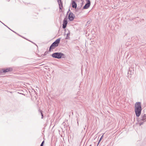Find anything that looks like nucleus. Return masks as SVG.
Returning <instances> with one entry per match:
<instances>
[{
  "instance_id": "obj_1",
  "label": "nucleus",
  "mask_w": 146,
  "mask_h": 146,
  "mask_svg": "<svg viewBox=\"0 0 146 146\" xmlns=\"http://www.w3.org/2000/svg\"><path fill=\"white\" fill-rule=\"evenodd\" d=\"M51 56L53 58L58 59L65 58L64 54L63 53L61 52H56L54 53L51 55Z\"/></svg>"
},
{
  "instance_id": "obj_2",
  "label": "nucleus",
  "mask_w": 146,
  "mask_h": 146,
  "mask_svg": "<svg viewBox=\"0 0 146 146\" xmlns=\"http://www.w3.org/2000/svg\"><path fill=\"white\" fill-rule=\"evenodd\" d=\"M60 40V38H58L51 44L49 47V50L50 51L51 49H54L58 46Z\"/></svg>"
},
{
  "instance_id": "obj_3",
  "label": "nucleus",
  "mask_w": 146,
  "mask_h": 146,
  "mask_svg": "<svg viewBox=\"0 0 146 146\" xmlns=\"http://www.w3.org/2000/svg\"><path fill=\"white\" fill-rule=\"evenodd\" d=\"M138 121L140 125H142L144 122L146 121V114H145L142 115L141 118L139 119Z\"/></svg>"
},
{
  "instance_id": "obj_4",
  "label": "nucleus",
  "mask_w": 146,
  "mask_h": 146,
  "mask_svg": "<svg viewBox=\"0 0 146 146\" xmlns=\"http://www.w3.org/2000/svg\"><path fill=\"white\" fill-rule=\"evenodd\" d=\"M75 17L74 15L72 12H70L68 15V19L70 21H72L74 19Z\"/></svg>"
},
{
  "instance_id": "obj_5",
  "label": "nucleus",
  "mask_w": 146,
  "mask_h": 146,
  "mask_svg": "<svg viewBox=\"0 0 146 146\" xmlns=\"http://www.w3.org/2000/svg\"><path fill=\"white\" fill-rule=\"evenodd\" d=\"M142 109H135V111L136 116L139 117L140 116L141 111Z\"/></svg>"
},
{
  "instance_id": "obj_6",
  "label": "nucleus",
  "mask_w": 146,
  "mask_h": 146,
  "mask_svg": "<svg viewBox=\"0 0 146 146\" xmlns=\"http://www.w3.org/2000/svg\"><path fill=\"white\" fill-rule=\"evenodd\" d=\"M135 109H142L141 103L136 102L135 104Z\"/></svg>"
},
{
  "instance_id": "obj_7",
  "label": "nucleus",
  "mask_w": 146,
  "mask_h": 146,
  "mask_svg": "<svg viewBox=\"0 0 146 146\" xmlns=\"http://www.w3.org/2000/svg\"><path fill=\"white\" fill-rule=\"evenodd\" d=\"M87 2L83 7V9H88L90 5V0H87Z\"/></svg>"
},
{
  "instance_id": "obj_8",
  "label": "nucleus",
  "mask_w": 146,
  "mask_h": 146,
  "mask_svg": "<svg viewBox=\"0 0 146 146\" xmlns=\"http://www.w3.org/2000/svg\"><path fill=\"white\" fill-rule=\"evenodd\" d=\"M68 23L67 22V19L66 18H64L63 21V24H62V28L64 29H65L67 26V25Z\"/></svg>"
},
{
  "instance_id": "obj_9",
  "label": "nucleus",
  "mask_w": 146,
  "mask_h": 146,
  "mask_svg": "<svg viewBox=\"0 0 146 146\" xmlns=\"http://www.w3.org/2000/svg\"><path fill=\"white\" fill-rule=\"evenodd\" d=\"M13 68L11 67H9L4 68L2 70L3 72H11L13 70Z\"/></svg>"
},
{
  "instance_id": "obj_10",
  "label": "nucleus",
  "mask_w": 146,
  "mask_h": 146,
  "mask_svg": "<svg viewBox=\"0 0 146 146\" xmlns=\"http://www.w3.org/2000/svg\"><path fill=\"white\" fill-rule=\"evenodd\" d=\"M134 70L132 68H129V71L128 72V74L132 75L133 74Z\"/></svg>"
},
{
  "instance_id": "obj_11",
  "label": "nucleus",
  "mask_w": 146,
  "mask_h": 146,
  "mask_svg": "<svg viewBox=\"0 0 146 146\" xmlns=\"http://www.w3.org/2000/svg\"><path fill=\"white\" fill-rule=\"evenodd\" d=\"M77 5L75 1H72V7L73 8H76L77 7Z\"/></svg>"
},
{
  "instance_id": "obj_12",
  "label": "nucleus",
  "mask_w": 146,
  "mask_h": 146,
  "mask_svg": "<svg viewBox=\"0 0 146 146\" xmlns=\"http://www.w3.org/2000/svg\"><path fill=\"white\" fill-rule=\"evenodd\" d=\"M58 4L59 5V9H60L62 10V8L61 7H61H62V3L61 1V0H59V1H58Z\"/></svg>"
},
{
  "instance_id": "obj_13",
  "label": "nucleus",
  "mask_w": 146,
  "mask_h": 146,
  "mask_svg": "<svg viewBox=\"0 0 146 146\" xmlns=\"http://www.w3.org/2000/svg\"><path fill=\"white\" fill-rule=\"evenodd\" d=\"M39 111L40 112V113H41V115L42 116L41 119H42L43 118V111H42L40 110V109L39 110Z\"/></svg>"
},
{
  "instance_id": "obj_14",
  "label": "nucleus",
  "mask_w": 146,
  "mask_h": 146,
  "mask_svg": "<svg viewBox=\"0 0 146 146\" xmlns=\"http://www.w3.org/2000/svg\"><path fill=\"white\" fill-rule=\"evenodd\" d=\"M70 35V33H68L67 34L65 38L66 39H68L70 38V37L69 36Z\"/></svg>"
},
{
  "instance_id": "obj_15",
  "label": "nucleus",
  "mask_w": 146,
  "mask_h": 146,
  "mask_svg": "<svg viewBox=\"0 0 146 146\" xmlns=\"http://www.w3.org/2000/svg\"><path fill=\"white\" fill-rule=\"evenodd\" d=\"M33 90L32 92L33 93V94L34 93V94H36V92H35V90H34V89H33Z\"/></svg>"
},
{
  "instance_id": "obj_16",
  "label": "nucleus",
  "mask_w": 146,
  "mask_h": 146,
  "mask_svg": "<svg viewBox=\"0 0 146 146\" xmlns=\"http://www.w3.org/2000/svg\"><path fill=\"white\" fill-rule=\"evenodd\" d=\"M44 141H42L40 145V146H43L44 143Z\"/></svg>"
},
{
  "instance_id": "obj_17",
  "label": "nucleus",
  "mask_w": 146,
  "mask_h": 146,
  "mask_svg": "<svg viewBox=\"0 0 146 146\" xmlns=\"http://www.w3.org/2000/svg\"><path fill=\"white\" fill-rule=\"evenodd\" d=\"M103 136V135H102V136L101 137H100V138L99 140V142H100V141H101V140L102 139V138Z\"/></svg>"
},
{
  "instance_id": "obj_18",
  "label": "nucleus",
  "mask_w": 146,
  "mask_h": 146,
  "mask_svg": "<svg viewBox=\"0 0 146 146\" xmlns=\"http://www.w3.org/2000/svg\"><path fill=\"white\" fill-rule=\"evenodd\" d=\"M47 53H48V52H45V53H44V55H46V54H47Z\"/></svg>"
},
{
  "instance_id": "obj_19",
  "label": "nucleus",
  "mask_w": 146,
  "mask_h": 146,
  "mask_svg": "<svg viewBox=\"0 0 146 146\" xmlns=\"http://www.w3.org/2000/svg\"><path fill=\"white\" fill-rule=\"evenodd\" d=\"M8 28L9 29H10V30H11V31H13V32H14V33H16L15 32V31H13L12 30H11V29H10L9 28V27H8Z\"/></svg>"
},
{
  "instance_id": "obj_20",
  "label": "nucleus",
  "mask_w": 146,
  "mask_h": 146,
  "mask_svg": "<svg viewBox=\"0 0 146 146\" xmlns=\"http://www.w3.org/2000/svg\"><path fill=\"white\" fill-rule=\"evenodd\" d=\"M1 23H2L4 25H5V26L7 27L8 28V27H7L6 25H5L4 23H2V22H1Z\"/></svg>"
},
{
  "instance_id": "obj_21",
  "label": "nucleus",
  "mask_w": 146,
  "mask_h": 146,
  "mask_svg": "<svg viewBox=\"0 0 146 146\" xmlns=\"http://www.w3.org/2000/svg\"><path fill=\"white\" fill-rule=\"evenodd\" d=\"M100 142H99V141H98V145H98L100 143Z\"/></svg>"
},
{
  "instance_id": "obj_22",
  "label": "nucleus",
  "mask_w": 146,
  "mask_h": 146,
  "mask_svg": "<svg viewBox=\"0 0 146 146\" xmlns=\"http://www.w3.org/2000/svg\"><path fill=\"white\" fill-rule=\"evenodd\" d=\"M31 94V96H32V94L31 93V94Z\"/></svg>"
},
{
  "instance_id": "obj_23",
  "label": "nucleus",
  "mask_w": 146,
  "mask_h": 146,
  "mask_svg": "<svg viewBox=\"0 0 146 146\" xmlns=\"http://www.w3.org/2000/svg\"><path fill=\"white\" fill-rule=\"evenodd\" d=\"M59 0H57V1H59Z\"/></svg>"
},
{
  "instance_id": "obj_24",
  "label": "nucleus",
  "mask_w": 146,
  "mask_h": 146,
  "mask_svg": "<svg viewBox=\"0 0 146 146\" xmlns=\"http://www.w3.org/2000/svg\"><path fill=\"white\" fill-rule=\"evenodd\" d=\"M0 22H1L0 21Z\"/></svg>"
}]
</instances>
